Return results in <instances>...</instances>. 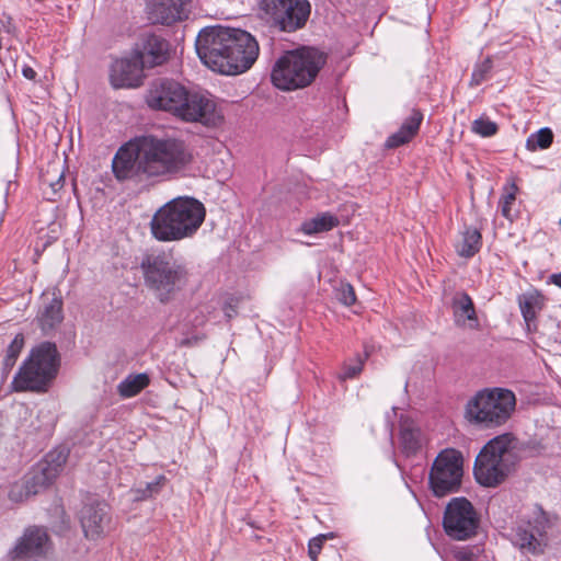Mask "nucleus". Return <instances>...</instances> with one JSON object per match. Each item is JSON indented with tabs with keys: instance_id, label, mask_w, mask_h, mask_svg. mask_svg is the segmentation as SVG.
Here are the masks:
<instances>
[{
	"instance_id": "5",
	"label": "nucleus",
	"mask_w": 561,
	"mask_h": 561,
	"mask_svg": "<svg viewBox=\"0 0 561 561\" xmlns=\"http://www.w3.org/2000/svg\"><path fill=\"white\" fill-rule=\"evenodd\" d=\"M140 267L146 287L162 304L174 299L188 284L186 264L170 251L146 255Z\"/></svg>"
},
{
	"instance_id": "10",
	"label": "nucleus",
	"mask_w": 561,
	"mask_h": 561,
	"mask_svg": "<svg viewBox=\"0 0 561 561\" xmlns=\"http://www.w3.org/2000/svg\"><path fill=\"white\" fill-rule=\"evenodd\" d=\"M68 458L66 448H56L50 450L45 458L37 463L32 473L26 477L23 483L12 485L9 497L19 502L36 494L42 488L51 483L62 471Z\"/></svg>"
},
{
	"instance_id": "39",
	"label": "nucleus",
	"mask_w": 561,
	"mask_h": 561,
	"mask_svg": "<svg viewBox=\"0 0 561 561\" xmlns=\"http://www.w3.org/2000/svg\"><path fill=\"white\" fill-rule=\"evenodd\" d=\"M224 312H225V316L230 319L233 317V314L236 313V310L234 308L230 305V304H227L225 305L224 307Z\"/></svg>"
},
{
	"instance_id": "29",
	"label": "nucleus",
	"mask_w": 561,
	"mask_h": 561,
	"mask_svg": "<svg viewBox=\"0 0 561 561\" xmlns=\"http://www.w3.org/2000/svg\"><path fill=\"white\" fill-rule=\"evenodd\" d=\"M24 346V336L23 334H16L14 339L11 341L7 348L5 356L3 358V373L9 374L12 367L15 365V362Z\"/></svg>"
},
{
	"instance_id": "35",
	"label": "nucleus",
	"mask_w": 561,
	"mask_h": 561,
	"mask_svg": "<svg viewBox=\"0 0 561 561\" xmlns=\"http://www.w3.org/2000/svg\"><path fill=\"white\" fill-rule=\"evenodd\" d=\"M363 359H358L355 364L345 365L340 378L343 380L355 378L363 370Z\"/></svg>"
},
{
	"instance_id": "25",
	"label": "nucleus",
	"mask_w": 561,
	"mask_h": 561,
	"mask_svg": "<svg viewBox=\"0 0 561 561\" xmlns=\"http://www.w3.org/2000/svg\"><path fill=\"white\" fill-rule=\"evenodd\" d=\"M62 319V301L60 298L54 296L51 301L44 307V310L38 316L42 330L47 332L54 329Z\"/></svg>"
},
{
	"instance_id": "30",
	"label": "nucleus",
	"mask_w": 561,
	"mask_h": 561,
	"mask_svg": "<svg viewBox=\"0 0 561 561\" xmlns=\"http://www.w3.org/2000/svg\"><path fill=\"white\" fill-rule=\"evenodd\" d=\"M493 62L491 57H486L483 61L477 64L471 75L470 85L477 87L485 81L491 72Z\"/></svg>"
},
{
	"instance_id": "31",
	"label": "nucleus",
	"mask_w": 561,
	"mask_h": 561,
	"mask_svg": "<svg viewBox=\"0 0 561 561\" xmlns=\"http://www.w3.org/2000/svg\"><path fill=\"white\" fill-rule=\"evenodd\" d=\"M471 129L482 137H491L496 134L497 125L489 118L480 117L472 122Z\"/></svg>"
},
{
	"instance_id": "24",
	"label": "nucleus",
	"mask_w": 561,
	"mask_h": 561,
	"mask_svg": "<svg viewBox=\"0 0 561 561\" xmlns=\"http://www.w3.org/2000/svg\"><path fill=\"white\" fill-rule=\"evenodd\" d=\"M400 443L407 455L415 454L421 448V432L410 419L400 421Z\"/></svg>"
},
{
	"instance_id": "38",
	"label": "nucleus",
	"mask_w": 561,
	"mask_h": 561,
	"mask_svg": "<svg viewBox=\"0 0 561 561\" xmlns=\"http://www.w3.org/2000/svg\"><path fill=\"white\" fill-rule=\"evenodd\" d=\"M51 190L56 193L64 186V174L60 173L55 182H49Z\"/></svg>"
},
{
	"instance_id": "6",
	"label": "nucleus",
	"mask_w": 561,
	"mask_h": 561,
	"mask_svg": "<svg viewBox=\"0 0 561 561\" xmlns=\"http://www.w3.org/2000/svg\"><path fill=\"white\" fill-rule=\"evenodd\" d=\"M325 60L323 53L311 47L286 51L272 69V82L285 91L305 88L316 79Z\"/></svg>"
},
{
	"instance_id": "9",
	"label": "nucleus",
	"mask_w": 561,
	"mask_h": 561,
	"mask_svg": "<svg viewBox=\"0 0 561 561\" xmlns=\"http://www.w3.org/2000/svg\"><path fill=\"white\" fill-rule=\"evenodd\" d=\"M513 391L504 388H485L478 391L466 405V417L482 427H496L508 421L515 410Z\"/></svg>"
},
{
	"instance_id": "1",
	"label": "nucleus",
	"mask_w": 561,
	"mask_h": 561,
	"mask_svg": "<svg viewBox=\"0 0 561 561\" xmlns=\"http://www.w3.org/2000/svg\"><path fill=\"white\" fill-rule=\"evenodd\" d=\"M193 161L188 145L174 136L144 135L117 150L112 170L119 181L165 179L184 172Z\"/></svg>"
},
{
	"instance_id": "11",
	"label": "nucleus",
	"mask_w": 561,
	"mask_h": 561,
	"mask_svg": "<svg viewBox=\"0 0 561 561\" xmlns=\"http://www.w3.org/2000/svg\"><path fill=\"white\" fill-rule=\"evenodd\" d=\"M462 465V455L456 449L447 448L437 455L428 474L430 488L435 496L443 497L460 489Z\"/></svg>"
},
{
	"instance_id": "27",
	"label": "nucleus",
	"mask_w": 561,
	"mask_h": 561,
	"mask_svg": "<svg viewBox=\"0 0 561 561\" xmlns=\"http://www.w3.org/2000/svg\"><path fill=\"white\" fill-rule=\"evenodd\" d=\"M339 225V220L330 213L320 214L301 224L300 230L308 236L332 230Z\"/></svg>"
},
{
	"instance_id": "19",
	"label": "nucleus",
	"mask_w": 561,
	"mask_h": 561,
	"mask_svg": "<svg viewBox=\"0 0 561 561\" xmlns=\"http://www.w3.org/2000/svg\"><path fill=\"white\" fill-rule=\"evenodd\" d=\"M80 522L87 538H100L108 524L106 504L85 505L81 511Z\"/></svg>"
},
{
	"instance_id": "36",
	"label": "nucleus",
	"mask_w": 561,
	"mask_h": 561,
	"mask_svg": "<svg viewBox=\"0 0 561 561\" xmlns=\"http://www.w3.org/2000/svg\"><path fill=\"white\" fill-rule=\"evenodd\" d=\"M165 480L167 479L164 476H159L154 481L147 483L146 490L142 491V497H149L153 494H157L161 486L165 483Z\"/></svg>"
},
{
	"instance_id": "37",
	"label": "nucleus",
	"mask_w": 561,
	"mask_h": 561,
	"mask_svg": "<svg viewBox=\"0 0 561 561\" xmlns=\"http://www.w3.org/2000/svg\"><path fill=\"white\" fill-rule=\"evenodd\" d=\"M22 75L24 78L28 80H35L36 79V71L28 65H24L22 67Z\"/></svg>"
},
{
	"instance_id": "7",
	"label": "nucleus",
	"mask_w": 561,
	"mask_h": 561,
	"mask_svg": "<svg viewBox=\"0 0 561 561\" xmlns=\"http://www.w3.org/2000/svg\"><path fill=\"white\" fill-rule=\"evenodd\" d=\"M59 353L54 343L43 342L32 348L28 357L16 371L11 388L15 392L44 393L57 377Z\"/></svg>"
},
{
	"instance_id": "12",
	"label": "nucleus",
	"mask_w": 561,
	"mask_h": 561,
	"mask_svg": "<svg viewBox=\"0 0 561 561\" xmlns=\"http://www.w3.org/2000/svg\"><path fill=\"white\" fill-rule=\"evenodd\" d=\"M260 10L280 31L295 32L307 23L311 5L308 0H261Z\"/></svg>"
},
{
	"instance_id": "21",
	"label": "nucleus",
	"mask_w": 561,
	"mask_h": 561,
	"mask_svg": "<svg viewBox=\"0 0 561 561\" xmlns=\"http://www.w3.org/2000/svg\"><path fill=\"white\" fill-rule=\"evenodd\" d=\"M517 301L527 329L530 330L537 314L545 307V297L537 289H530L519 295Z\"/></svg>"
},
{
	"instance_id": "3",
	"label": "nucleus",
	"mask_w": 561,
	"mask_h": 561,
	"mask_svg": "<svg viewBox=\"0 0 561 561\" xmlns=\"http://www.w3.org/2000/svg\"><path fill=\"white\" fill-rule=\"evenodd\" d=\"M146 102L149 107L170 112L186 122H199L215 127L224 116L214 98L207 92H190L173 80H159L151 84Z\"/></svg>"
},
{
	"instance_id": "14",
	"label": "nucleus",
	"mask_w": 561,
	"mask_h": 561,
	"mask_svg": "<svg viewBox=\"0 0 561 561\" xmlns=\"http://www.w3.org/2000/svg\"><path fill=\"white\" fill-rule=\"evenodd\" d=\"M478 525L477 513L466 497H455L447 504L443 526L449 537L456 540L469 539L476 534Z\"/></svg>"
},
{
	"instance_id": "32",
	"label": "nucleus",
	"mask_w": 561,
	"mask_h": 561,
	"mask_svg": "<svg viewBox=\"0 0 561 561\" xmlns=\"http://www.w3.org/2000/svg\"><path fill=\"white\" fill-rule=\"evenodd\" d=\"M328 538H333V535L322 534L309 540L308 552L312 561H317V558L322 550V546Z\"/></svg>"
},
{
	"instance_id": "33",
	"label": "nucleus",
	"mask_w": 561,
	"mask_h": 561,
	"mask_svg": "<svg viewBox=\"0 0 561 561\" xmlns=\"http://www.w3.org/2000/svg\"><path fill=\"white\" fill-rule=\"evenodd\" d=\"M336 298L345 306L354 305L356 301V296L353 286L350 284H341V286L336 289Z\"/></svg>"
},
{
	"instance_id": "22",
	"label": "nucleus",
	"mask_w": 561,
	"mask_h": 561,
	"mask_svg": "<svg viewBox=\"0 0 561 561\" xmlns=\"http://www.w3.org/2000/svg\"><path fill=\"white\" fill-rule=\"evenodd\" d=\"M451 308L455 322L458 325H465L467 321L469 327L478 325L476 308L470 296L465 291L456 293L451 300Z\"/></svg>"
},
{
	"instance_id": "40",
	"label": "nucleus",
	"mask_w": 561,
	"mask_h": 561,
	"mask_svg": "<svg viewBox=\"0 0 561 561\" xmlns=\"http://www.w3.org/2000/svg\"><path fill=\"white\" fill-rule=\"evenodd\" d=\"M549 279L550 283L561 288V273L550 275Z\"/></svg>"
},
{
	"instance_id": "2",
	"label": "nucleus",
	"mask_w": 561,
	"mask_h": 561,
	"mask_svg": "<svg viewBox=\"0 0 561 561\" xmlns=\"http://www.w3.org/2000/svg\"><path fill=\"white\" fill-rule=\"evenodd\" d=\"M195 47L204 65L224 75L245 72L260 53L256 39L249 32L221 25L203 28Z\"/></svg>"
},
{
	"instance_id": "20",
	"label": "nucleus",
	"mask_w": 561,
	"mask_h": 561,
	"mask_svg": "<svg viewBox=\"0 0 561 561\" xmlns=\"http://www.w3.org/2000/svg\"><path fill=\"white\" fill-rule=\"evenodd\" d=\"M423 121V114L419 110H412L404 119L399 130L390 135L386 140L387 148H397L409 142L419 131Z\"/></svg>"
},
{
	"instance_id": "26",
	"label": "nucleus",
	"mask_w": 561,
	"mask_h": 561,
	"mask_svg": "<svg viewBox=\"0 0 561 561\" xmlns=\"http://www.w3.org/2000/svg\"><path fill=\"white\" fill-rule=\"evenodd\" d=\"M150 382L146 373L130 374L117 386V392L122 398H133L145 389Z\"/></svg>"
},
{
	"instance_id": "16",
	"label": "nucleus",
	"mask_w": 561,
	"mask_h": 561,
	"mask_svg": "<svg viewBox=\"0 0 561 561\" xmlns=\"http://www.w3.org/2000/svg\"><path fill=\"white\" fill-rule=\"evenodd\" d=\"M146 12L153 24L172 25L187 18V0H147Z\"/></svg>"
},
{
	"instance_id": "42",
	"label": "nucleus",
	"mask_w": 561,
	"mask_h": 561,
	"mask_svg": "<svg viewBox=\"0 0 561 561\" xmlns=\"http://www.w3.org/2000/svg\"><path fill=\"white\" fill-rule=\"evenodd\" d=\"M195 323H196L197 325H202V324L204 323V319H202V320H195Z\"/></svg>"
},
{
	"instance_id": "13",
	"label": "nucleus",
	"mask_w": 561,
	"mask_h": 561,
	"mask_svg": "<svg viewBox=\"0 0 561 561\" xmlns=\"http://www.w3.org/2000/svg\"><path fill=\"white\" fill-rule=\"evenodd\" d=\"M549 520L541 507L535 506L517 523L513 542L525 553L538 554L547 545Z\"/></svg>"
},
{
	"instance_id": "17",
	"label": "nucleus",
	"mask_w": 561,
	"mask_h": 561,
	"mask_svg": "<svg viewBox=\"0 0 561 561\" xmlns=\"http://www.w3.org/2000/svg\"><path fill=\"white\" fill-rule=\"evenodd\" d=\"M144 65L133 54L129 58H122L113 62L110 79L114 88L139 87L144 78Z\"/></svg>"
},
{
	"instance_id": "23",
	"label": "nucleus",
	"mask_w": 561,
	"mask_h": 561,
	"mask_svg": "<svg viewBox=\"0 0 561 561\" xmlns=\"http://www.w3.org/2000/svg\"><path fill=\"white\" fill-rule=\"evenodd\" d=\"M482 245V237L478 229L466 228L456 243V252L459 256L469 259L476 255Z\"/></svg>"
},
{
	"instance_id": "15",
	"label": "nucleus",
	"mask_w": 561,
	"mask_h": 561,
	"mask_svg": "<svg viewBox=\"0 0 561 561\" xmlns=\"http://www.w3.org/2000/svg\"><path fill=\"white\" fill-rule=\"evenodd\" d=\"M11 561H56L47 531L31 527L8 553Z\"/></svg>"
},
{
	"instance_id": "8",
	"label": "nucleus",
	"mask_w": 561,
	"mask_h": 561,
	"mask_svg": "<svg viewBox=\"0 0 561 561\" xmlns=\"http://www.w3.org/2000/svg\"><path fill=\"white\" fill-rule=\"evenodd\" d=\"M515 439L503 434L491 439L476 458L474 478L483 486H496L510 474L514 460Z\"/></svg>"
},
{
	"instance_id": "28",
	"label": "nucleus",
	"mask_w": 561,
	"mask_h": 561,
	"mask_svg": "<svg viewBox=\"0 0 561 561\" xmlns=\"http://www.w3.org/2000/svg\"><path fill=\"white\" fill-rule=\"evenodd\" d=\"M553 141V133L550 128L543 127L538 131L531 134L526 140V148L529 151L538 149H547Z\"/></svg>"
},
{
	"instance_id": "34",
	"label": "nucleus",
	"mask_w": 561,
	"mask_h": 561,
	"mask_svg": "<svg viewBox=\"0 0 561 561\" xmlns=\"http://www.w3.org/2000/svg\"><path fill=\"white\" fill-rule=\"evenodd\" d=\"M515 199L516 196L515 192L513 191L511 193L505 194L500 201L501 214L510 220H513L512 205L514 204Z\"/></svg>"
},
{
	"instance_id": "18",
	"label": "nucleus",
	"mask_w": 561,
	"mask_h": 561,
	"mask_svg": "<svg viewBox=\"0 0 561 561\" xmlns=\"http://www.w3.org/2000/svg\"><path fill=\"white\" fill-rule=\"evenodd\" d=\"M170 45L163 37L149 34L141 41L140 47L134 55L145 68H153L164 64L169 58Z\"/></svg>"
},
{
	"instance_id": "4",
	"label": "nucleus",
	"mask_w": 561,
	"mask_h": 561,
	"mask_svg": "<svg viewBox=\"0 0 561 561\" xmlns=\"http://www.w3.org/2000/svg\"><path fill=\"white\" fill-rule=\"evenodd\" d=\"M206 209L194 197L180 196L161 206L152 216V237L161 242L180 241L193 237L205 220Z\"/></svg>"
},
{
	"instance_id": "41",
	"label": "nucleus",
	"mask_w": 561,
	"mask_h": 561,
	"mask_svg": "<svg viewBox=\"0 0 561 561\" xmlns=\"http://www.w3.org/2000/svg\"><path fill=\"white\" fill-rule=\"evenodd\" d=\"M470 556H471V553H468V552H466V551H459V552L457 553L458 559H459V560H463V561H465V560L469 561V560H470Z\"/></svg>"
}]
</instances>
